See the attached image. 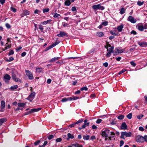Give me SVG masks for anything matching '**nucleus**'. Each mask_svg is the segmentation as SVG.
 I'll use <instances>...</instances> for the list:
<instances>
[{"label": "nucleus", "mask_w": 147, "mask_h": 147, "mask_svg": "<svg viewBox=\"0 0 147 147\" xmlns=\"http://www.w3.org/2000/svg\"><path fill=\"white\" fill-rule=\"evenodd\" d=\"M92 7L93 9H99L102 11L103 10L105 9L104 7L101 6L100 4L93 5L92 6Z\"/></svg>", "instance_id": "obj_1"}, {"label": "nucleus", "mask_w": 147, "mask_h": 147, "mask_svg": "<svg viewBox=\"0 0 147 147\" xmlns=\"http://www.w3.org/2000/svg\"><path fill=\"white\" fill-rule=\"evenodd\" d=\"M131 132H127L126 131L122 132L121 133L120 138L121 139H125L124 136L126 137H129L131 136Z\"/></svg>", "instance_id": "obj_2"}, {"label": "nucleus", "mask_w": 147, "mask_h": 147, "mask_svg": "<svg viewBox=\"0 0 147 147\" xmlns=\"http://www.w3.org/2000/svg\"><path fill=\"white\" fill-rule=\"evenodd\" d=\"M107 53L106 55V56L107 57H109L111 55V53L114 52V47H113L109 48L107 47Z\"/></svg>", "instance_id": "obj_3"}, {"label": "nucleus", "mask_w": 147, "mask_h": 147, "mask_svg": "<svg viewBox=\"0 0 147 147\" xmlns=\"http://www.w3.org/2000/svg\"><path fill=\"white\" fill-rule=\"evenodd\" d=\"M25 72L29 80H32L33 79L34 77L33 76L32 74L30 71L26 69L25 70Z\"/></svg>", "instance_id": "obj_4"}, {"label": "nucleus", "mask_w": 147, "mask_h": 147, "mask_svg": "<svg viewBox=\"0 0 147 147\" xmlns=\"http://www.w3.org/2000/svg\"><path fill=\"white\" fill-rule=\"evenodd\" d=\"M41 109V108H39L38 109H32L31 110L28 112H25L24 113V115H26L29 114L30 113H34L35 112H37L39 111Z\"/></svg>", "instance_id": "obj_5"}, {"label": "nucleus", "mask_w": 147, "mask_h": 147, "mask_svg": "<svg viewBox=\"0 0 147 147\" xmlns=\"http://www.w3.org/2000/svg\"><path fill=\"white\" fill-rule=\"evenodd\" d=\"M109 133L110 130L108 129H106L104 131H102L101 134L102 137H107L108 136V134Z\"/></svg>", "instance_id": "obj_6"}, {"label": "nucleus", "mask_w": 147, "mask_h": 147, "mask_svg": "<svg viewBox=\"0 0 147 147\" xmlns=\"http://www.w3.org/2000/svg\"><path fill=\"white\" fill-rule=\"evenodd\" d=\"M127 20L133 24L136 23L137 21L136 19L132 16H129L127 19Z\"/></svg>", "instance_id": "obj_7"}, {"label": "nucleus", "mask_w": 147, "mask_h": 147, "mask_svg": "<svg viewBox=\"0 0 147 147\" xmlns=\"http://www.w3.org/2000/svg\"><path fill=\"white\" fill-rule=\"evenodd\" d=\"M35 95V93L33 92H32L28 97L27 99L31 102L32 100L34 98Z\"/></svg>", "instance_id": "obj_8"}, {"label": "nucleus", "mask_w": 147, "mask_h": 147, "mask_svg": "<svg viewBox=\"0 0 147 147\" xmlns=\"http://www.w3.org/2000/svg\"><path fill=\"white\" fill-rule=\"evenodd\" d=\"M11 79L10 76L8 74H6L3 77V80L6 83H8L9 81Z\"/></svg>", "instance_id": "obj_9"}, {"label": "nucleus", "mask_w": 147, "mask_h": 147, "mask_svg": "<svg viewBox=\"0 0 147 147\" xmlns=\"http://www.w3.org/2000/svg\"><path fill=\"white\" fill-rule=\"evenodd\" d=\"M136 141L137 142H143L144 141L143 137L140 136H137L136 138Z\"/></svg>", "instance_id": "obj_10"}, {"label": "nucleus", "mask_w": 147, "mask_h": 147, "mask_svg": "<svg viewBox=\"0 0 147 147\" xmlns=\"http://www.w3.org/2000/svg\"><path fill=\"white\" fill-rule=\"evenodd\" d=\"M136 28L138 30L141 31L144 30V27H143V24L142 23H139L136 26Z\"/></svg>", "instance_id": "obj_11"}, {"label": "nucleus", "mask_w": 147, "mask_h": 147, "mask_svg": "<svg viewBox=\"0 0 147 147\" xmlns=\"http://www.w3.org/2000/svg\"><path fill=\"white\" fill-rule=\"evenodd\" d=\"M57 36L59 37H62L64 36H68V35L66 33L61 31H60L59 33V34H57Z\"/></svg>", "instance_id": "obj_12"}, {"label": "nucleus", "mask_w": 147, "mask_h": 147, "mask_svg": "<svg viewBox=\"0 0 147 147\" xmlns=\"http://www.w3.org/2000/svg\"><path fill=\"white\" fill-rule=\"evenodd\" d=\"M108 24V22L107 21H105L101 23V24H100L98 27V28L99 29H101L103 27L106 26Z\"/></svg>", "instance_id": "obj_13"}, {"label": "nucleus", "mask_w": 147, "mask_h": 147, "mask_svg": "<svg viewBox=\"0 0 147 147\" xmlns=\"http://www.w3.org/2000/svg\"><path fill=\"white\" fill-rule=\"evenodd\" d=\"M138 44L141 47H144L147 46V43L144 42H139Z\"/></svg>", "instance_id": "obj_14"}, {"label": "nucleus", "mask_w": 147, "mask_h": 147, "mask_svg": "<svg viewBox=\"0 0 147 147\" xmlns=\"http://www.w3.org/2000/svg\"><path fill=\"white\" fill-rule=\"evenodd\" d=\"M12 78L13 80L16 82H21L20 80L18 78H16L15 74H13L12 76Z\"/></svg>", "instance_id": "obj_15"}, {"label": "nucleus", "mask_w": 147, "mask_h": 147, "mask_svg": "<svg viewBox=\"0 0 147 147\" xmlns=\"http://www.w3.org/2000/svg\"><path fill=\"white\" fill-rule=\"evenodd\" d=\"M60 58V57H55L50 59L49 61V62H53L59 59Z\"/></svg>", "instance_id": "obj_16"}, {"label": "nucleus", "mask_w": 147, "mask_h": 147, "mask_svg": "<svg viewBox=\"0 0 147 147\" xmlns=\"http://www.w3.org/2000/svg\"><path fill=\"white\" fill-rule=\"evenodd\" d=\"M121 128L122 129L125 130L127 128V125L125 122L122 123L121 125Z\"/></svg>", "instance_id": "obj_17"}, {"label": "nucleus", "mask_w": 147, "mask_h": 147, "mask_svg": "<svg viewBox=\"0 0 147 147\" xmlns=\"http://www.w3.org/2000/svg\"><path fill=\"white\" fill-rule=\"evenodd\" d=\"M29 14V12L27 10H25L24 11L22 17H23L24 16H26Z\"/></svg>", "instance_id": "obj_18"}, {"label": "nucleus", "mask_w": 147, "mask_h": 147, "mask_svg": "<svg viewBox=\"0 0 147 147\" xmlns=\"http://www.w3.org/2000/svg\"><path fill=\"white\" fill-rule=\"evenodd\" d=\"M123 28V25L122 24H121V25L118 26L117 28V30L119 32H121Z\"/></svg>", "instance_id": "obj_19"}, {"label": "nucleus", "mask_w": 147, "mask_h": 147, "mask_svg": "<svg viewBox=\"0 0 147 147\" xmlns=\"http://www.w3.org/2000/svg\"><path fill=\"white\" fill-rule=\"evenodd\" d=\"M71 100V98L69 97H68L67 98H62L61 101L62 102H65L68 101H70Z\"/></svg>", "instance_id": "obj_20"}, {"label": "nucleus", "mask_w": 147, "mask_h": 147, "mask_svg": "<svg viewBox=\"0 0 147 147\" xmlns=\"http://www.w3.org/2000/svg\"><path fill=\"white\" fill-rule=\"evenodd\" d=\"M67 136L68 138L66 139L67 140H68L69 139H73L74 138L73 135L69 133L67 134Z\"/></svg>", "instance_id": "obj_21"}, {"label": "nucleus", "mask_w": 147, "mask_h": 147, "mask_svg": "<svg viewBox=\"0 0 147 147\" xmlns=\"http://www.w3.org/2000/svg\"><path fill=\"white\" fill-rule=\"evenodd\" d=\"M96 35L97 36L101 37L103 36L104 35V34L103 32H97Z\"/></svg>", "instance_id": "obj_22"}, {"label": "nucleus", "mask_w": 147, "mask_h": 147, "mask_svg": "<svg viewBox=\"0 0 147 147\" xmlns=\"http://www.w3.org/2000/svg\"><path fill=\"white\" fill-rule=\"evenodd\" d=\"M1 108H5V103L4 100H2L1 101Z\"/></svg>", "instance_id": "obj_23"}, {"label": "nucleus", "mask_w": 147, "mask_h": 147, "mask_svg": "<svg viewBox=\"0 0 147 147\" xmlns=\"http://www.w3.org/2000/svg\"><path fill=\"white\" fill-rule=\"evenodd\" d=\"M71 4L70 1L69 0H66L65 2V5L67 6H69Z\"/></svg>", "instance_id": "obj_24"}, {"label": "nucleus", "mask_w": 147, "mask_h": 147, "mask_svg": "<svg viewBox=\"0 0 147 147\" xmlns=\"http://www.w3.org/2000/svg\"><path fill=\"white\" fill-rule=\"evenodd\" d=\"M88 121L87 119H85L84 121V124L83 125H85V128L86 126H88L89 125L90 123L89 122H88Z\"/></svg>", "instance_id": "obj_25"}, {"label": "nucleus", "mask_w": 147, "mask_h": 147, "mask_svg": "<svg viewBox=\"0 0 147 147\" xmlns=\"http://www.w3.org/2000/svg\"><path fill=\"white\" fill-rule=\"evenodd\" d=\"M52 20H48L44 21L42 22L41 24H46L49 23Z\"/></svg>", "instance_id": "obj_26"}, {"label": "nucleus", "mask_w": 147, "mask_h": 147, "mask_svg": "<svg viewBox=\"0 0 147 147\" xmlns=\"http://www.w3.org/2000/svg\"><path fill=\"white\" fill-rule=\"evenodd\" d=\"M18 87V86L17 85H13L10 87V89L11 90H13L15 89H17Z\"/></svg>", "instance_id": "obj_27"}, {"label": "nucleus", "mask_w": 147, "mask_h": 147, "mask_svg": "<svg viewBox=\"0 0 147 147\" xmlns=\"http://www.w3.org/2000/svg\"><path fill=\"white\" fill-rule=\"evenodd\" d=\"M83 139L84 140H88L90 138V136L89 135H84L83 136Z\"/></svg>", "instance_id": "obj_28"}, {"label": "nucleus", "mask_w": 147, "mask_h": 147, "mask_svg": "<svg viewBox=\"0 0 147 147\" xmlns=\"http://www.w3.org/2000/svg\"><path fill=\"white\" fill-rule=\"evenodd\" d=\"M6 121V119L4 118H2L0 119V126L2 125V124Z\"/></svg>", "instance_id": "obj_29"}, {"label": "nucleus", "mask_w": 147, "mask_h": 147, "mask_svg": "<svg viewBox=\"0 0 147 147\" xmlns=\"http://www.w3.org/2000/svg\"><path fill=\"white\" fill-rule=\"evenodd\" d=\"M36 71L38 73H40L42 70V69L41 68H38L36 69Z\"/></svg>", "instance_id": "obj_30"}, {"label": "nucleus", "mask_w": 147, "mask_h": 147, "mask_svg": "<svg viewBox=\"0 0 147 147\" xmlns=\"http://www.w3.org/2000/svg\"><path fill=\"white\" fill-rule=\"evenodd\" d=\"M125 12V9H124V8H122L120 10V13L121 14H123Z\"/></svg>", "instance_id": "obj_31"}, {"label": "nucleus", "mask_w": 147, "mask_h": 147, "mask_svg": "<svg viewBox=\"0 0 147 147\" xmlns=\"http://www.w3.org/2000/svg\"><path fill=\"white\" fill-rule=\"evenodd\" d=\"M18 105L19 107H22L24 106L25 105V104L23 103H19Z\"/></svg>", "instance_id": "obj_32"}, {"label": "nucleus", "mask_w": 147, "mask_h": 147, "mask_svg": "<svg viewBox=\"0 0 147 147\" xmlns=\"http://www.w3.org/2000/svg\"><path fill=\"white\" fill-rule=\"evenodd\" d=\"M124 115H121L117 117V118L119 119L122 120L124 118Z\"/></svg>", "instance_id": "obj_33"}, {"label": "nucleus", "mask_w": 147, "mask_h": 147, "mask_svg": "<svg viewBox=\"0 0 147 147\" xmlns=\"http://www.w3.org/2000/svg\"><path fill=\"white\" fill-rule=\"evenodd\" d=\"M60 16V14L57 13H55L53 17L55 18H59Z\"/></svg>", "instance_id": "obj_34"}, {"label": "nucleus", "mask_w": 147, "mask_h": 147, "mask_svg": "<svg viewBox=\"0 0 147 147\" xmlns=\"http://www.w3.org/2000/svg\"><path fill=\"white\" fill-rule=\"evenodd\" d=\"M69 98H71V100H70V101H71L72 100H76V99H77L78 98V97H77L76 96H73L69 97Z\"/></svg>", "instance_id": "obj_35"}, {"label": "nucleus", "mask_w": 147, "mask_h": 147, "mask_svg": "<svg viewBox=\"0 0 147 147\" xmlns=\"http://www.w3.org/2000/svg\"><path fill=\"white\" fill-rule=\"evenodd\" d=\"M132 114L130 113L127 115V117L129 119H130L132 117Z\"/></svg>", "instance_id": "obj_36"}, {"label": "nucleus", "mask_w": 147, "mask_h": 147, "mask_svg": "<svg viewBox=\"0 0 147 147\" xmlns=\"http://www.w3.org/2000/svg\"><path fill=\"white\" fill-rule=\"evenodd\" d=\"M60 42H56L53 43L52 44V46L53 47L58 44H59L60 43Z\"/></svg>", "instance_id": "obj_37"}, {"label": "nucleus", "mask_w": 147, "mask_h": 147, "mask_svg": "<svg viewBox=\"0 0 147 147\" xmlns=\"http://www.w3.org/2000/svg\"><path fill=\"white\" fill-rule=\"evenodd\" d=\"M144 3V1L141 2L140 1H138L137 2V5L139 6H141Z\"/></svg>", "instance_id": "obj_38"}, {"label": "nucleus", "mask_w": 147, "mask_h": 147, "mask_svg": "<svg viewBox=\"0 0 147 147\" xmlns=\"http://www.w3.org/2000/svg\"><path fill=\"white\" fill-rule=\"evenodd\" d=\"M144 117V115L143 114H141L138 116H137V118L138 119H141L142 117Z\"/></svg>", "instance_id": "obj_39"}, {"label": "nucleus", "mask_w": 147, "mask_h": 147, "mask_svg": "<svg viewBox=\"0 0 147 147\" xmlns=\"http://www.w3.org/2000/svg\"><path fill=\"white\" fill-rule=\"evenodd\" d=\"M117 50V51L118 52V53H121L123 52L124 50H119L118 49H115V51Z\"/></svg>", "instance_id": "obj_40"}, {"label": "nucleus", "mask_w": 147, "mask_h": 147, "mask_svg": "<svg viewBox=\"0 0 147 147\" xmlns=\"http://www.w3.org/2000/svg\"><path fill=\"white\" fill-rule=\"evenodd\" d=\"M13 59L14 58L13 57H9V59L7 60L6 61L8 62H10L13 61Z\"/></svg>", "instance_id": "obj_41"}, {"label": "nucleus", "mask_w": 147, "mask_h": 147, "mask_svg": "<svg viewBox=\"0 0 147 147\" xmlns=\"http://www.w3.org/2000/svg\"><path fill=\"white\" fill-rule=\"evenodd\" d=\"M11 47V44L8 45H7L6 47H5V49H8L10 48Z\"/></svg>", "instance_id": "obj_42"}, {"label": "nucleus", "mask_w": 147, "mask_h": 147, "mask_svg": "<svg viewBox=\"0 0 147 147\" xmlns=\"http://www.w3.org/2000/svg\"><path fill=\"white\" fill-rule=\"evenodd\" d=\"M80 90L81 91H83L84 90H88V88H87L85 86L84 87L82 88H80Z\"/></svg>", "instance_id": "obj_43"}, {"label": "nucleus", "mask_w": 147, "mask_h": 147, "mask_svg": "<svg viewBox=\"0 0 147 147\" xmlns=\"http://www.w3.org/2000/svg\"><path fill=\"white\" fill-rule=\"evenodd\" d=\"M49 8H46L44 9L43 10V11L44 13L46 12H47L49 11Z\"/></svg>", "instance_id": "obj_44"}, {"label": "nucleus", "mask_w": 147, "mask_h": 147, "mask_svg": "<svg viewBox=\"0 0 147 147\" xmlns=\"http://www.w3.org/2000/svg\"><path fill=\"white\" fill-rule=\"evenodd\" d=\"M53 46H52V45H51L50 46H49L47 47V48H46L45 49V50L46 51H48L50 49H51L53 48Z\"/></svg>", "instance_id": "obj_45"}, {"label": "nucleus", "mask_w": 147, "mask_h": 147, "mask_svg": "<svg viewBox=\"0 0 147 147\" xmlns=\"http://www.w3.org/2000/svg\"><path fill=\"white\" fill-rule=\"evenodd\" d=\"M39 28L41 31L42 32L44 29L42 26L41 25H39Z\"/></svg>", "instance_id": "obj_46"}, {"label": "nucleus", "mask_w": 147, "mask_h": 147, "mask_svg": "<svg viewBox=\"0 0 147 147\" xmlns=\"http://www.w3.org/2000/svg\"><path fill=\"white\" fill-rule=\"evenodd\" d=\"M83 121V119H80V120H79L78 121L76 122L75 123V124H79V123H81Z\"/></svg>", "instance_id": "obj_47"}, {"label": "nucleus", "mask_w": 147, "mask_h": 147, "mask_svg": "<svg viewBox=\"0 0 147 147\" xmlns=\"http://www.w3.org/2000/svg\"><path fill=\"white\" fill-rule=\"evenodd\" d=\"M110 133H111V137L112 138H113V137H114L115 136V134L113 132H110Z\"/></svg>", "instance_id": "obj_48"}, {"label": "nucleus", "mask_w": 147, "mask_h": 147, "mask_svg": "<svg viewBox=\"0 0 147 147\" xmlns=\"http://www.w3.org/2000/svg\"><path fill=\"white\" fill-rule=\"evenodd\" d=\"M14 54V52L13 50H11L8 53V55L10 56V55H13Z\"/></svg>", "instance_id": "obj_49"}, {"label": "nucleus", "mask_w": 147, "mask_h": 147, "mask_svg": "<svg viewBox=\"0 0 147 147\" xmlns=\"http://www.w3.org/2000/svg\"><path fill=\"white\" fill-rule=\"evenodd\" d=\"M6 27L8 29H9L11 28V26L10 24L8 23H7L5 24Z\"/></svg>", "instance_id": "obj_50"}, {"label": "nucleus", "mask_w": 147, "mask_h": 147, "mask_svg": "<svg viewBox=\"0 0 147 147\" xmlns=\"http://www.w3.org/2000/svg\"><path fill=\"white\" fill-rule=\"evenodd\" d=\"M126 71V69H123L119 72V73H118V74L119 75L121 74H122L123 73H124V72H125V71Z\"/></svg>", "instance_id": "obj_51"}, {"label": "nucleus", "mask_w": 147, "mask_h": 147, "mask_svg": "<svg viewBox=\"0 0 147 147\" xmlns=\"http://www.w3.org/2000/svg\"><path fill=\"white\" fill-rule=\"evenodd\" d=\"M62 140V139L61 138H57L56 139V141L57 142H59L61 141Z\"/></svg>", "instance_id": "obj_52"}, {"label": "nucleus", "mask_w": 147, "mask_h": 147, "mask_svg": "<svg viewBox=\"0 0 147 147\" xmlns=\"http://www.w3.org/2000/svg\"><path fill=\"white\" fill-rule=\"evenodd\" d=\"M124 142L123 140H121L120 142V146H122L124 144Z\"/></svg>", "instance_id": "obj_53"}, {"label": "nucleus", "mask_w": 147, "mask_h": 147, "mask_svg": "<svg viewBox=\"0 0 147 147\" xmlns=\"http://www.w3.org/2000/svg\"><path fill=\"white\" fill-rule=\"evenodd\" d=\"M130 63L133 66L135 67L136 66V64L134 61H131Z\"/></svg>", "instance_id": "obj_54"}, {"label": "nucleus", "mask_w": 147, "mask_h": 147, "mask_svg": "<svg viewBox=\"0 0 147 147\" xmlns=\"http://www.w3.org/2000/svg\"><path fill=\"white\" fill-rule=\"evenodd\" d=\"M144 139V141L146 142L147 141V136L145 135L144 137H143Z\"/></svg>", "instance_id": "obj_55"}, {"label": "nucleus", "mask_w": 147, "mask_h": 147, "mask_svg": "<svg viewBox=\"0 0 147 147\" xmlns=\"http://www.w3.org/2000/svg\"><path fill=\"white\" fill-rule=\"evenodd\" d=\"M102 120L100 119H97L96 121V123H99L101 122Z\"/></svg>", "instance_id": "obj_56"}, {"label": "nucleus", "mask_w": 147, "mask_h": 147, "mask_svg": "<svg viewBox=\"0 0 147 147\" xmlns=\"http://www.w3.org/2000/svg\"><path fill=\"white\" fill-rule=\"evenodd\" d=\"M40 142V141L39 140L37 141L36 142H35V143H34V144L36 146V145H38L39 143Z\"/></svg>", "instance_id": "obj_57"}, {"label": "nucleus", "mask_w": 147, "mask_h": 147, "mask_svg": "<svg viewBox=\"0 0 147 147\" xmlns=\"http://www.w3.org/2000/svg\"><path fill=\"white\" fill-rule=\"evenodd\" d=\"M11 10H12L14 12H15L16 11V9L15 8H13L12 7H11Z\"/></svg>", "instance_id": "obj_58"}, {"label": "nucleus", "mask_w": 147, "mask_h": 147, "mask_svg": "<svg viewBox=\"0 0 147 147\" xmlns=\"http://www.w3.org/2000/svg\"><path fill=\"white\" fill-rule=\"evenodd\" d=\"M71 10L73 11H75L76 10V8L75 7H73L71 8Z\"/></svg>", "instance_id": "obj_59"}, {"label": "nucleus", "mask_w": 147, "mask_h": 147, "mask_svg": "<svg viewBox=\"0 0 147 147\" xmlns=\"http://www.w3.org/2000/svg\"><path fill=\"white\" fill-rule=\"evenodd\" d=\"M53 137V135H51L49 136L48 138L49 140H50Z\"/></svg>", "instance_id": "obj_60"}, {"label": "nucleus", "mask_w": 147, "mask_h": 147, "mask_svg": "<svg viewBox=\"0 0 147 147\" xmlns=\"http://www.w3.org/2000/svg\"><path fill=\"white\" fill-rule=\"evenodd\" d=\"M103 65L105 67H107L108 65V64L107 62H105L103 64Z\"/></svg>", "instance_id": "obj_61"}, {"label": "nucleus", "mask_w": 147, "mask_h": 147, "mask_svg": "<svg viewBox=\"0 0 147 147\" xmlns=\"http://www.w3.org/2000/svg\"><path fill=\"white\" fill-rule=\"evenodd\" d=\"M78 145H79V144L78 143H76V144H72V146H74L75 147H78Z\"/></svg>", "instance_id": "obj_62"}, {"label": "nucleus", "mask_w": 147, "mask_h": 147, "mask_svg": "<svg viewBox=\"0 0 147 147\" xmlns=\"http://www.w3.org/2000/svg\"><path fill=\"white\" fill-rule=\"evenodd\" d=\"M76 125V124H75V123H73L72 124L69 125V126L71 127H74Z\"/></svg>", "instance_id": "obj_63"}, {"label": "nucleus", "mask_w": 147, "mask_h": 147, "mask_svg": "<svg viewBox=\"0 0 147 147\" xmlns=\"http://www.w3.org/2000/svg\"><path fill=\"white\" fill-rule=\"evenodd\" d=\"M131 34H133L134 35H135V34H136L137 33L135 31L133 30L131 32Z\"/></svg>", "instance_id": "obj_64"}]
</instances>
